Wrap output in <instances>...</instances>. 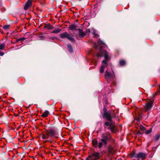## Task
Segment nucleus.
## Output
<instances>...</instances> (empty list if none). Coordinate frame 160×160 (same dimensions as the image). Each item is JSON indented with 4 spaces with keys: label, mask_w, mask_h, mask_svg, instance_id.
Segmentation results:
<instances>
[{
    "label": "nucleus",
    "mask_w": 160,
    "mask_h": 160,
    "mask_svg": "<svg viewBox=\"0 0 160 160\" xmlns=\"http://www.w3.org/2000/svg\"><path fill=\"white\" fill-rule=\"evenodd\" d=\"M147 155L145 153L140 152L136 155L135 157L138 158H141L144 159L145 158Z\"/></svg>",
    "instance_id": "obj_8"
},
{
    "label": "nucleus",
    "mask_w": 160,
    "mask_h": 160,
    "mask_svg": "<svg viewBox=\"0 0 160 160\" xmlns=\"http://www.w3.org/2000/svg\"><path fill=\"white\" fill-rule=\"evenodd\" d=\"M102 146V142H99L98 143V147L99 148H101Z\"/></svg>",
    "instance_id": "obj_25"
},
{
    "label": "nucleus",
    "mask_w": 160,
    "mask_h": 160,
    "mask_svg": "<svg viewBox=\"0 0 160 160\" xmlns=\"http://www.w3.org/2000/svg\"><path fill=\"white\" fill-rule=\"evenodd\" d=\"M60 37L62 38H67L72 42H75V39L67 32H65L60 34Z\"/></svg>",
    "instance_id": "obj_4"
},
{
    "label": "nucleus",
    "mask_w": 160,
    "mask_h": 160,
    "mask_svg": "<svg viewBox=\"0 0 160 160\" xmlns=\"http://www.w3.org/2000/svg\"><path fill=\"white\" fill-rule=\"evenodd\" d=\"M79 35L80 37H83L85 35L83 31V30L81 29H79Z\"/></svg>",
    "instance_id": "obj_11"
},
{
    "label": "nucleus",
    "mask_w": 160,
    "mask_h": 160,
    "mask_svg": "<svg viewBox=\"0 0 160 160\" xmlns=\"http://www.w3.org/2000/svg\"><path fill=\"white\" fill-rule=\"evenodd\" d=\"M153 101L152 100H149L148 101L144 106V107L146 109V111L150 110L152 106Z\"/></svg>",
    "instance_id": "obj_6"
},
{
    "label": "nucleus",
    "mask_w": 160,
    "mask_h": 160,
    "mask_svg": "<svg viewBox=\"0 0 160 160\" xmlns=\"http://www.w3.org/2000/svg\"><path fill=\"white\" fill-rule=\"evenodd\" d=\"M76 28V26L74 25H71L69 27L70 30H75Z\"/></svg>",
    "instance_id": "obj_17"
},
{
    "label": "nucleus",
    "mask_w": 160,
    "mask_h": 160,
    "mask_svg": "<svg viewBox=\"0 0 160 160\" xmlns=\"http://www.w3.org/2000/svg\"><path fill=\"white\" fill-rule=\"evenodd\" d=\"M62 30L60 28H57L53 30L52 32V33H57L60 32Z\"/></svg>",
    "instance_id": "obj_13"
},
{
    "label": "nucleus",
    "mask_w": 160,
    "mask_h": 160,
    "mask_svg": "<svg viewBox=\"0 0 160 160\" xmlns=\"http://www.w3.org/2000/svg\"><path fill=\"white\" fill-rule=\"evenodd\" d=\"M57 133L55 130L50 129L46 130L41 134V138L43 139H51L54 137L58 138Z\"/></svg>",
    "instance_id": "obj_2"
},
{
    "label": "nucleus",
    "mask_w": 160,
    "mask_h": 160,
    "mask_svg": "<svg viewBox=\"0 0 160 160\" xmlns=\"http://www.w3.org/2000/svg\"><path fill=\"white\" fill-rule=\"evenodd\" d=\"M110 152L111 153V151H110Z\"/></svg>",
    "instance_id": "obj_32"
},
{
    "label": "nucleus",
    "mask_w": 160,
    "mask_h": 160,
    "mask_svg": "<svg viewBox=\"0 0 160 160\" xmlns=\"http://www.w3.org/2000/svg\"><path fill=\"white\" fill-rule=\"evenodd\" d=\"M105 124L106 126H108L110 125V123L108 122H106L105 123Z\"/></svg>",
    "instance_id": "obj_27"
},
{
    "label": "nucleus",
    "mask_w": 160,
    "mask_h": 160,
    "mask_svg": "<svg viewBox=\"0 0 160 160\" xmlns=\"http://www.w3.org/2000/svg\"><path fill=\"white\" fill-rule=\"evenodd\" d=\"M94 47L95 48H98V46L96 44H95Z\"/></svg>",
    "instance_id": "obj_29"
},
{
    "label": "nucleus",
    "mask_w": 160,
    "mask_h": 160,
    "mask_svg": "<svg viewBox=\"0 0 160 160\" xmlns=\"http://www.w3.org/2000/svg\"><path fill=\"white\" fill-rule=\"evenodd\" d=\"M25 39V38H19V39H18L17 40V41H22L24 40Z\"/></svg>",
    "instance_id": "obj_26"
},
{
    "label": "nucleus",
    "mask_w": 160,
    "mask_h": 160,
    "mask_svg": "<svg viewBox=\"0 0 160 160\" xmlns=\"http://www.w3.org/2000/svg\"><path fill=\"white\" fill-rule=\"evenodd\" d=\"M10 26L9 25H5L3 27V28L6 30H8L9 29V27Z\"/></svg>",
    "instance_id": "obj_22"
},
{
    "label": "nucleus",
    "mask_w": 160,
    "mask_h": 160,
    "mask_svg": "<svg viewBox=\"0 0 160 160\" xmlns=\"http://www.w3.org/2000/svg\"><path fill=\"white\" fill-rule=\"evenodd\" d=\"M4 54V53L3 52L0 51V56H2Z\"/></svg>",
    "instance_id": "obj_28"
},
{
    "label": "nucleus",
    "mask_w": 160,
    "mask_h": 160,
    "mask_svg": "<svg viewBox=\"0 0 160 160\" xmlns=\"http://www.w3.org/2000/svg\"><path fill=\"white\" fill-rule=\"evenodd\" d=\"M44 27L45 28H47L48 29H52L53 28V27L52 26H50V25L49 24H48L46 25H45V26Z\"/></svg>",
    "instance_id": "obj_16"
},
{
    "label": "nucleus",
    "mask_w": 160,
    "mask_h": 160,
    "mask_svg": "<svg viewBox=\"0 0 160 160\" xmlns=\"http://www.w3.org/2000/svg\"><path fill=\"white\" fill-rule=\"evenodd\" d=\"M48 140H45V142H47V141H48Z\"/></svg>",
    "instance_id": "obj_30"
},
{
    "label": "nucleus",
    "mask_w": 160,
    "mask_h": 160,
    "mask_svg": "<svg viewBox=\"0 0 160 160\" xmlns=\"http://www.w3.org/2000/svg\"><path fill=\"white\" fill-rule=\"evenodd\" d=\"M98 44L99 46L100 53L98 54L97 56L104 57L105 59L102 61V63H103L104 65H102L100 68V72L102 73L103 72L104 69L105 67H107L108 65L107 62L109 59L108 57V52L106 51H103L104 49L103 48H105L106 45L102 41L100 40L98 41Z\"/></svg>",
    "instance_id": "obj_1"
},
{
    "label": "nucleus",
    "mask_w": 160,
    "mask_h": 160,
    "mask_svg": "<svg viewBox=\"0 0 160 160\" xmlns=\"http://www.w3.org/2000/svg\"><path fill=\"white\" fill-rule=\"evenodd\" d=\"M68 48L69 51L70 52H72V49L71 45H70V44H68Z\"/></svg>",
    "instance_id": "obj_18"
},
{
    "label": "nucleus",
    "mask_w": 160,
    "mask_h": 160,
    "mask_svg": "<svg viewBox=\"0 0 160 160\" xmlns=\"http://www.w3.org/2000/svg\"><path fill=\"white\" fill-rule=\"evenodd\" d=\"M99 152H94L91 155H89L86 160H97L99 158Z\"/></svg>",
    "instance_id": "obj_5"
},
{
    "label": "nucleus",
    "mask_w": 160,
    "mask_h": 160,
    "mask_svg": "<svg viewBox=\"0 0 160 160\" xmlns=\"http://www.w3.org/2000/svg\"><path fill=\"white\" fill-rule=\"evenodd\" d=\"M110 130L113 132H116V130L115 129L114 126H111L109 127Z\"/></svg>",
    "instance_id": "obj_14"
},
{
    "label": "nucleus",
    "mask_w": 160,
    "mask_h": 160,
    "mask_svg": "<svg viewBox=\"0 0 160 160\" xmlns=\"http://www.w3.org/2000/svg\"><path fill=\"white\" fill-rule=\"evenodd\" d=\"M111 138V136L108 132H107L106 133L103 134L101 136V141L104 145L107 144L108 140L110 139Z\"/></svg>",
    "instance_id": "obj_3"
},
{
    "label": "nucleus",
    "mask_w": 160,
    "mask_h": 160,
    "mask_svg": "<svg viewBox=\"0 0 160 160\" xmlns=\"http://www.w3.org/2000/svg\"><path fill=\"white\" fill-rule=\"evenodd\" d=\"M125 64V61L123 60H121L119 62V64L120 66H123Z\"/></svg>",
    "instance_id": "obj_19"
},
{
    "label": "nucleus",
    "mask_w": 160,
    "mask_h": 160,
    "mask_svg": "<svg viewBox=\"0 0 160 160\" xmlns=\"http://www.w3.org/2000/svg\"><path fill=\"white\" fill-rule=\"evenodd\" d=\"M92 143L93 145L95 147H97V146L98 142L95 140H92Z\"/></svg>",
    "instance_id": "obj_15"
},
{
    "label": "nucleus",
    "mask_w": 160,
    "mask_h": 160,
    "mask_svg": "<svg viewBox=\"0 0 160 160\" xmlns=\"http://www.w3.org/2000/svg\"><path fill=\"white\" fill-rule=\"evenodd\" d=\"M112 113V112L108 111L104 112V116L106 118L107 120L110 121L111 120Z\"/></svg>",
    "instance_id": "obj_7"
},
{
    "label": "nucleus",
    "mask_w": 160,
    "mask_h": 160,
    "mask_svg": "<svg viewBox=\"0 0 160 160\" xmlns=\"http://www.w3.org/2000/svg\"><path fill=\"white\" fill-rule=\"evenodd\" d=\"M32 5V0H28L26 3L25 4V5L24 7V9L25 10H27L28 8L31 6Z\"/></svg>",
    "instance_id": "obj_10"
},
{
    "label": "nucleus",
    "mask_w": 160,
    "mask_h": 160,
    "mask_svg": "<svg viewBox=\"0 0 160 160\" xmlns=\"http://www.w3.org/2000/svg\"><path fill=\"white\" fill-rule=\"evenodd\" d=\"M140 128L141 131H144L145 130V128L143 126L140 125Z\"/></svg>",
    "instance_id": "obj_23"
},
{
    "label": "nucleus",
    "mask_w": 160,
    "mask_h": 160,
    "mask_svg": "<svg viewBox=\"0 0 160 160\" xmlns=\"http://www.w3.org/2000/svg\"><path fill=\"white\" fill-rule=\"evenodd\" d=\"M49 113V112L48 111H45L41 115L42 117H47Z\"/></svg>",
    "instance_id": "obj_12"
},
{
    "label": "nucleus",
    "mask_w": 160,
    "mask_h": 160,
    "mask_svg": "<svg viewBox=\"0 0 160 160\" xmlns=\"http://www.w3.org/2000/svg\"><path fill=\"white\" fill-rule=\"evenodd\" d=\"M105 77L107 79H112L114 77V75H112L110 72L107 71L105 73Z\"/></svg>",
    "instance_id": "obj_9"
},
{
    "label": "nucleus",
    "mask_w": 160,
    "mask_h": 160,
    "mask_svg": "<svg viewBox=\"0 0 160 160\" xmlns=\"http://www.w3.org/2000/svg\"><path fill=\"white\" fill-rule=\"evenodd\" d=\"M5 44L4 43H2L0 45V49L2 50L4 49Z\"/></svg>",
    "instance_id": "obj_21"
},
{
    "label": "nucleus",
    "mask_w": 160,
    "mask_h": 160,
    "mask_svg": "<svg viewBox=\"0 0 160 160\" xmlns=\"http://www.w3.org/2000/svg\"><path fill=\"white\" fill-rule=\"evenodd\" d=\"M159 87H160V85H159Z\"/></svg>",
    "instance_id": "obj_33"
},
{
    "label": "nucleus",
    "mask_w": 160,
    "mask_h": 160,
    "mask_svg": "<svg viewBox=\"0 0 160 160\" xmlns=\"http://www.w3.org/2000/svg\"><path fill=\"white\" fill-rule=\"evenodd\" d=\"M160 137V134H158L155 137V139L156 141H158Z\"/></svg>",
    "instance_id": "obj_20"
},
{
    "label": "nucleus",
    "mask_w": 160,
    "mask_h": 160,
    "mask_svg": "<svg viewBox=\"0 0 160 160\" xmlns=\"http://www.w3.org/2000/svg\"><path fill=\"white\" fill-rule=\"evenodd\" d=\"M152 129L151 128H150L147 131L145 132V133L146 134H148L151 133L152 132Z\"/></svg>",
    "instance_id": "obj_24"
},
{
    "label": "nucleus",
    "mask_w": 160,
    "mask_h": 160,
    "mask_svg": "<svg viewBox=\"0 0 160 160\" xmlns=\"http://www.w3.org/2000/svg\"><path fill=\"white\" fill-rule=\"evenodd\" d=\"M138 160H139L138 159Z\"/></svg>",
    "instance_id": "obj_34"
},
{
    "label": "nucleus",
    "mask_w": 160,
    "mask_h": 160,
    "mask_svg": "<svg viewBox=\"0 0 160 160\" xmlns=\"http://www.w3.org/2000/svg\"><path fill=\"white\" fill-rule=\"evenodd\" d=\"M139 133H141L140 132V131L139 132Z\"/></svg>",
    "instance_id": "obj_31"
}]
</instances>
